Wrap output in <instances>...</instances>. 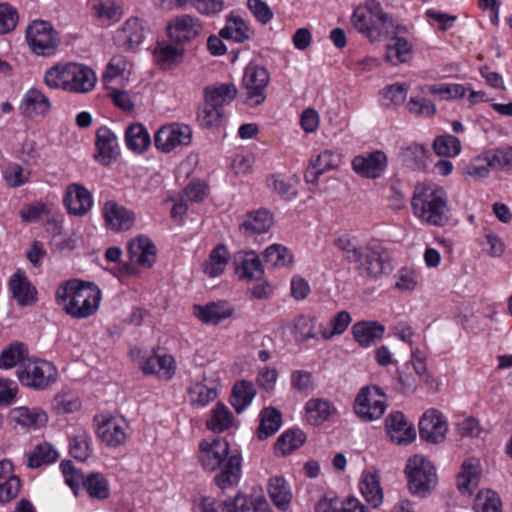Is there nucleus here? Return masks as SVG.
<instances>
[{
	"label": "nucleus",
	"mask_w": 512,
	"mask_h": 512,
	"mask_svg": "<svg viewBox=\"0 0 512 512\" xmlns=\"http://www.w3.org/2000/svg\"><path fill=\"white\" fill-rule=\"evenodd\" d=\"M334 245L349 263L354 264L355 271L363 279L377 281L393 271L390 256L381 245L362 246L348 236L338 237Z\"/></svg>",
	"instance_id": "nucleus-1"
},
{
	"label": "nucleus",
	"mask_w": 512,
	"mask_h": 512,
	"mask_svg": "<svg viewBox=\"0 0 512 512\" xmlns=\"http://www.w3.org/2000/svg\"><path fill=\"white\" fill-rule=\"evenodd\" d=\"M199 461L207 471L219 470L214 476V482L222 490L237 485L240 480L242 458L240 454L230 452L229 443L223 438H215L211 442L202 441Z\"/></svg>",
	"instance_id": "nucleus-2"
},
{
	"label": "nucleus",
	"mask_w": 512,
	"mask_h": 512,
	"mask_svg": "<svg viewBox=\"0 0 512 512\" xmlns=\"http://www.w3.org/2000/svg\"><path fill=\"white\" fill-rule=\"evenodd\" d=\"M56 300L68 315L84 319L98 310L101 290L94 283L72 279L58 287Z\"/></svg>",
	"instance_id": "nucleus-3"
},
{
	"label": "nucleus",
	"mask_w": 512,
	"mask_h": 512,
	"mask_svg": "<svg viewBox=\"0 0 512 512\" xmlns=\"http://www.w3.org/2000/svg\"><path fill=\"white\" fill-rule=\"evenodd\" d=\"M413 214L428 225L442 227L449 221L448 196L436 184H418L411 199Z\"/></svg>",
	"instance_id": "nucleus-4"
},
{
	"label": "nucleus",
	"mask_w": 512,
	"mask_h": 512,
	"mask_svg": "<svg viewBox=\"0 0 512 512\" xmlns=\"http://www.w3.org/2000/svg\"><path fill=\"white\" fill-rule=\"evenodd\" d=\"M17 377L22 385L42 391L57 381L58 371L49 361L28 358L18 367Z\"/></svg>",
	"instance_id": "nucleus-5"
},
{
	"label": "nucleus",
	"mask_w": 512,
	"mask_h": 512,
	"mask_svg": "<svg viewBox=\"0 0 512 512\" xmlns=\"http://www.w3.org/2000/svg\"><path fill=\"white\" fill-rule=\"evenodd\" d=\"M405 472L408 477L409 491L413 495L426 497L437 484L435 467L423 456L410 457Z\"/></svg>",
	"instance_id": "nucleus-6"
},
{
	"label": "nucleus",
	"mask_w": 512,
	"mask_h": 512,
	"mask_svg": "<svg viewBox=\"0 0 512 512\" xmlns=\"http://www.w3.org/2000/svg\"><path fill=\"white\" fill-rule=\"evenodd\" d=\"M26 39L32 52L40 56L54 54L60 41L52 24L44 20H35L28 26Z\"/></svg>",
	"instance_id": "nucleus-7"
},
{
	"label": "nucleus",
	"mask_w": 512,
	"mask_h": 512,
	"mask_svg": "<svg viewBox=\"0 0 512 512\" xmlns=\"http://www.w3.org/2000/svg\"><path fill=\"white\" fill-rule=\"evenodd\" d=\"M385 394L378 386H365L358 392L354 411L364 421L379 419L386 410Z\"/></svg>",
	"instance_id": "nucleus-8"
},
{
	"label": "nucleus",
	"mask_w": 512,
	"mask_h": 512,
	"mask_svg": "<svg viewBox=\"0 0 512 512\" xmlns=\"http://www.w3.org/2000/svg\"><path fill=\"white\" fill-rule=\"evenodd\" d=\"M269 80V73L264 67L258 65L246 67L242 87L245 89V101L248 105L257 106L265 101V88L269 84Z\"/></svg>",
	"instance_id": "nucleus-9"
},
{
	"label": "nucleus",
	"mask_w": 512,
	"mask_h": 512,
	"mask_svg": "<svg viewBox=\"0 0 512 512\" xmlns=\"http://www.w3.org/2000/svg\"><path fill=\"white\" fill-rule=\"evenodd\" d=\"M193 131L190 126L182 123H172L162 126L155 134L154 143L158 150L169 153L177 147L191 143Z\"/></svg>",
	"instance_id": "nucleus-10"
},
{
	"label": "nucleus",
	"mask_w": 512,
	"mask_h": 512,
	"mask_svg": "<svg viewBox=\"0 0 512 512\" xmlns=\"http://www.w3.org/2000/svg\"><path fill=\"white\" fill-rule=\"evenodd\" d=\"M201 21L189 14L173 17L167 24L170 40L176 44H185L196 39L202 32Z\"/></svg>",
	"instance_id": "nucleus-11"
},
{
	"label": "nucleus",
	"mask_w": 512,
	"mask_h": 512,
	"mask_svg": "<svg viewBox=\"0 0 512 512\" xmlns=\"http://www.w3.org/2000/svg\"><path fill=\"white\" fill-rule=\"evenodd\" d=\"M354 172L364 178H379L388 166L385 152L375 150L370 153L355 156L351 162Z\"/></svg>",
	"instance_id": "nucleus-12"
},
{
	"label": "nucleus",
	"mask_w": 512,
	"mask_h": 512,
	"mask_svg": "<svg viewBox=\"0 0 512 512\" xmlns=\"http://www.w3.org/2000/svg\"><path fill=\"white\" fill-rule=\"evenodd\" d=\"M102 213L107 228L115 232L128 231L135 223V213L114 201H107Z\"/></svg>",
	"instance_id": "nucleus-13"
},
{
	"label": "nucleus",
	"mask_w": 512,
	"mask_h": 512,
	"mask_svg": "<svg viewBox=\"0 0 512 512\" xmlns=\"http://www.w3.org/2000/svg\"><path fill=\"white\" fill-rule=\"evenodd\" d=\"M447 433V423L437 410L426 411L419 421L421 439L430 443L442 442Z\"/></svg>",
	"instance_id": "nucleus-14"
},
{
	"label": "nucleus",
	"mask_w": 512,
	"mask_h": 512,
	"mask_svg": "<svg viewBox=\"0 0 512 512\" xmlns=\"http://www.w3.org/2000/svg\"><path fill=\"white\" fill-rule=\"evenodd\" d=\"M63 202L68 212L76 216L87 214L93 204L91 193L77 183L68 185Z\"/></svg>",
	"instance_id": "nucleus-15"
},
{
	"label": "nucleus",
	"mask_w": 512,
	"mask_h": 512,
	"mask_svg": "<svg viewBox=\"0 0 512 512\" xmlns=\"http://www.w3.org/2000/svg\"><path fill=\"white\" fill-rule=\"evenodd\" d=\"M8 288L13 299H15L17 304L21 307L32 305L37 301L36 288L21 270H17L11 275Z\"/></svg>",
	"instance_id": "nucleus-16"
},
{
	"label": "nucleus",
	"mask_w": 512,
	"mask_h": 512,
	"mask_svg": "<svg viewBox=\"0 0 512 512\" xmlns=\"http://www.w3.org/2000/svg\"><path fill=\"white\" fill-rule=\"evenodd\" d=\"M95 144L97 148L95 159L104 166L110 165L119 154L117 136L106 126L97 130Z\"/></svg>",
	"instance_id": "nucleus-17"
},
{
	"label": "nucleus",
	"mask_w": 512,
	"mask_h": 512,
	"mask_svg": "<svg viewBox=\"0 0 512 512\" xmlns=\"http://www.w3.org/2000/svg\"><path fill=\"white\" fill-rule=\"evenodd\" d=\"M144 40V27L139 18L132 17L125 21L114 36L115 44L123 50H134Z\"/></svg>",
	"instance_id": "nucleus-18"
},
{
	"label": "nucleus",
	"mask_w": 512,
	"mask_h": 512,
	"mask_svg": "<svg viewBox=\"0 0 512 512\" xmlns=\"http://www.w3.org/2000/svg\"><path fill=\"white\" fill-rule=\"evenodd\" d=\"M68 76V92L71 93H88L97 82L96 74L90 67L76 62H69Z\"/></svg>",
	"instance_id": "nucleus-19"
},
{
	"label": "nucleus",
	"mask_w": 512,
	"mask_h": 512,
	"mask_svg": "<svg viewBox=\"0 0 512 512\" xmlns=\"http://www.w3.org/2000/svg\"><path fill=\"white\" fill-rule=\"evenodd\" d=\"M386 432L390 440L396 444H409L416 436L411 424L406 421L402 412L391 413L385 421Z\"/></svg>",
	"instance_id": "nucleus-20"
},
{
	"label": "nucleus",
	"mask_w": 512,
	"mask_h": 512,
	"mask_svg": "<svg viewBox=\"0 0 512 512\" xmlns=\"http://www.w3.org/2000/svg\"><path fill=\"white\" fill-rule=\"evenodd\" d=\"M234 308L227 301L210 302L206 305H194L193 314L204 324L217 325L230 318Z\"/></svg>",
	"instance_id": "nucleus-21"
},
{
	"label": "nucleus",
	"mask_w": 512,
	"mask_h": 512,
	"mask_svg": "<svg viewBox=\"0 0 512 512\" xmlns=\"http://www.w3.org/2000/svg\"><path fill=\"white\" fill-rule=\"evenodd\" d=\"M9 419L16 426L25 430H31L44 426L48 421V415L40 408L20 406L10 411Z\"/></svg>",
	"instance_id": "nucleus-22"
},
{
	"label": "nucleus",
	"mask_w": 512,
	"mask_h": 512,
	"mask_svg": "<svg viewBox=\"0 0 512 512\" xmlns=\"http://www.w3.org/2000/svg\"><path fill=\"white\" fill-rule=\"evenodd\" d=\"M307 422L313 426H319L329 421L336 413V407L325 398H311L304 406Z\"/></svg>",
	"instance_id": "nucleus-23"
},
{
	"label": "nucleus",
	"mask_w": 512,
	"mask_h": 512,
	"mask_svg": "<svg viewBox=\"0 0 512 512\" xmlns=\"http://www.w3.org/2000/svg\"><path fill=\"white\" fill-rule=\"evenodd\" d=\"M128 253L132 262L149 268L155 262L156 247L148 237L139 236L129 242Z\"/></svg>",
	"instance_id": "nucleus-24"
},
{
	"label": "nucleus",
	"mask_w": 512,
	"mask_h": 512,
	"mask_svg": "<svg viewBox=\"0 0 512 512\" xmlns=\"http://www.w3.org/2000/svg\"><path fill=\"white\" fill-rule=\"evenodd\" d=\"M219 35L223 39L241 43L251 39L254 35V30L240 15L231 12L226 19L225 26L220 30Z\"/></svg>",
	"instance_id": "nucleus-25"
},
{
	"label": "nucleus",
	"mask_w": 512,
	"mask_h": 512,
	"mask_svg": "<svg viewBox=\"0 0 512 512\" xmlns=\"http://www.w3.org/2000/svg\"><path fill=\"white\" fill-rule=\"evenodd\" d=\"M20 109L26 117L34 118L46 115L51 109V103L40 90L31 88L23 96Z\"/></svg>",
	"instance_id": "nucleus-26"
},
{
	"label": "nucleus",
	"mask_w": 512,
	"mask_h": 512,
	"mask_svg": "<svg viewBox=\"0 0 512 512\" xmlns=\"http://www.w3.org/2000/svg\"><path fill=\"white\" fill-rule=\"evenodd\" d=\"M145 374H155L158 378L170 380L176 371L175 360L168 354H153L142 365Z\"/></svg>",
	"instance_id": "nucleus-27"
},
{
	"label": "nucleus",
	"mask_w": 512,
	"mask_h": 512,
	"mask_svg": "<svg viewBox=\"0 0 512 512\" xmlns=\"http://www.w3.org/2000/svg\"><path fill=\"white\" fill-rule=\"evenodd\" d=\"M268 509L267 501L260 496L237 494L223 502V511L226 512H264Z\"/></svg>",
	"instance_id": "nucleus-28"
},
{
	"label": "nucleus",
	"mask_w": 512,
	"mask_h": 512,
	"mask_svg": "<svg viewBox=\"0 0 512 512\" xmlns=\"http://www.w3.org/2000/svg\"><path fill=\"white\" fill-rule=\"evenodd\" d=\"M237 263L236 274L241 280H259L264 271L261 260L254 251L240 253L235 259Z\"/></svg>",
	"instance_id": "nucleus-29"
},
{
	"label": "nucleus",
	"mask_w": 512,
	"mask_h": 512,
	"mask_svg": "<svg viewBox=\"0 0 512 512\" xmlns=\"http://www.w3.org/2000/svg\"><path fill=\"white\" fill-rule=\"evenodd\" d=\"M126 428L125 421L110 418L99 427L98 435L107 446L118 447L127 439Z\"/></svg>",
	"instance_id": "nucleus-30"
},
{
	"label": "nucleus",
	"mask_w": 512,
	"mask_h": 512,
	"mask_svg": "<svg viewBox=\"0 0 512 512\" xmlns=\"http://www.w3.org/2000/svg\"><path fill=\"white\" fill-rule=\"evenodd\" d=\"M185 50L171 43L160 42L154 48L153 56L157 65L164 70L179 65L184 58Z\"/></svg>",
	"instance_id": "nucleus-31"
},
{
	"label": "nucleus",
	"mask_w": 512,
	"mask_h": 512,
	"mask_svg": "<svg viewBox=\"0 0 512 512\" xmlns=\"http://www.w3.org/2000/svg\"><path fill=\"white\" fill-rule=\"evenodd\" d=\"M385 327L376 321L357 322L352 327L354 339L362 346L368 347L381 339Z\"/></svg>",
	"instance_id": "nucleus-32"
},
{
	"label": "nucleus",
	"mask_w": 512,
	"mask_h": 512,
	"mask_svg": "<svg viewBox=\"0 0 512 512\" xmlns=\"http://www.w3.org/2000/svg\"><path fill=\"white\" fill-rule=\"evenodd\" d=\"M237 95V88L232 83H221L207 86L204 89V99L216 108L223 109L224 105L230 104Z\"/></svg>",
	"instance_id": "nucleus-33"
},
{
	"label": "nucleus",
	"mask_w": 512,
	"mask_h": 512,
	"mask_svg": "<svg viewBox=\"0 0 512 512\" xmlns=\"http://www.w3.org/2000/svg\"><path fill=\"white\" fill-rule=\"evenodd\" d=\"M360 491L364 499L373 508L382 504L383 492L380 486L379 475L376 472H366L360 482Z\"/></svg>",
	"instance_id": "nucleus-34"
},
{
	"label": "nucleus",
	"mask_w": 512,
	"mask_h": 512,
	"mask_svg": "<svg viewBox=\"0 0 512 512\" xmlns=\"http://www.w3.org/2000/svg\"><path fill=\"white\" fill-rule=\"evenodd\" d=\"M256 395L254 384L248 380H240L233 385L230 403L237 413H242Z\"/></svg>",
	"instance_id": "nucleus-35"
},
{
	"label": "nucleus",
	"mask_w": 512,
	"mask_h": 512,
	"mask_svg": "<svg viewBox=\"0 0 512 512\" xmlns=\"http://www.w3.org/2000/svg\"><path fill=\"white\" fill-rule=\"evenodd\" d=\"M412 45L403 37H393L386 45L385 60L398 66L406 63L411 58Z\"/></svg>",
	"instance_id": "nucleus-36"
},
{
	"label": "nucleus",
	"mask_w": 512,
	"mask_h": 512,
	"mask_svg": "<svg viewBox=\"0 0 512 512\" xmlns=\"http://www.w3.org/2000/svg\"><path fill=\"white\" fill-rule=\"evenodd\" d=\"M125 142L130 150L142 153L150 146L151 138L143 124L133 123L126 128Z\"/></svg>",
	"instance_id": "nucleus-37"
},
{
	"label": "nucleus",
	"mask_w": 512,
	"mask_h": 512,
	"mask_svg": "<svg viewBox=\"0 0 512 512\" xmlns=\"http://www.w3.org/2000/svg\"><path fill=\"white\" fill-rule=\"evenodd\" d=\"M68 72L69 62L55 64L44 72L43 82L50 89L68 92L70 88Z\"/></svg>",
	"instance_id": "nucleus-38"
},
{
	"label": "nucleus",
	"mask_w": 512,
	"mask_h": 512,
	"mask_svg": "<svg viewBox=\"0 0 512 512\" xmlns=\"http://www.w3.org/2000/svg\"><path fill=\"white\" fill-rule=\"evenodd\" d=\"M268 492L275 506L282 510H285L291 502V490L283 477H272L268 484Z\"/></svg>",
	"instance_id": "nucleus-39"
},
{
	"label": "nucleus",
	"mask_w": 512,
	"mask_h": 512,
	"mask_svg": "<svg viewBox=\"0 0 512 512\" xmlns=\"http://www.w3.org/2000/svg\"><path fill=\"white\" fill-rule=\"evenodd\" d=\"M229 261V252L225 245H217L210 253L208 260L204 264V272L209 277L221 275Z\"/></svg>",
	"instance_id": "nucleus-40"
},
{
	"label": "nucleus",
	"mask_w": 512,
	"mask_h": 512,
	"mask_svg": "<svg viewBox=\"0 0 512 512\" xmlns=\"http://www.w3.org/2000/svg\"><path fill=\"white\" fill-rule=\"evenodd\" d=\"M351 22L356 30L365 34L371 40H375L380 36V29L373 20L370 19L369 13L365 6L357 7L351 17Z\"/></svg>",
	"instance_id": "nucleus-41"
},
{
	"label": "nucleus",
	"mask_w": 512,
	"mask_h": 512,
	"mask_svg": "<svg viewBox=\"0 0 512 512\" xmlns=\"http://www.w3.org/2000/svg\"><path fill=\"white\" fill-rule=\"evenodd\" d=\"M316 320L307 315H298L292 322L291 334L298 342H305L315 339L319 330H316Z\"/></svg>",
	"instance_id": "nucleus-42"
},
{
	"label": "nucleus",
	"mask_w": 512,
	"mask_h": 512,
	"mask_svg": "<svg viewBox=\"0 0 512 512\" xmlns=\"http://www.w3.org/2000/svg\"><path fill=\"white\" fill-rule=\"evenodd\" d=\"M90 436L85 429H79L69 438L70 455L78 461H86L91 455Z\"/></svg>",
	"instance_id": "nucleus-43"
},
{
	"label": "nucleus",
	"mask_w": 512,
	"mask_h": 512,
	"mask_svg": "<svg viewBox=\"0 0 512 512\" xmlns=\"http://www.w3.org/2000/svg\"><path fill=\"white\" fill-rule=\"evenodd\" d=\"M233 414L229 408L223 404L218 403L211 411V416L206 422V426L213 432H223L233 425Z\"/></svg>",
	"instance_id": "nucleus-44"
},
{
	"label": "nucleus",
	"mask_w": 512,
	"mask_h": 512,
	"mask_svg": "<svg viewBox=\"0 0 512 512\" xmlns=\"http://www.w3.org/2000/svg\"><path fill=\"white\" fill-rule=\"evenodd\" d=\"M364 6L369 13L370 19L374 21L376 26L381 28L380 35L394 33L393 19L383 11L378 0H366Z\"/></svg>",
	"instance_id": "nucleus-45"
},
{
	"label": "nucleus",
	"mask_w": 512,
	"mask_h": 512,
	"mask_svg": "<svg viewBox=\"0 0 512 512\" xmlns=\"http://www.w3.org/2000/svg\"><path fill=\"white\" fill-rule=\"evenodd\" d=\"M281 413L273 408H265L261 413L260 425L257 431L259 439H266L275 434L281 426Z\"/></svg>",
	"instance_id": "nucleus-46"
},
{
	"label": "nucleus",
	"mask_w": 512,
	"mask_h": 512,
	"mask_svg": "<svg viewBox=\"0 0 512 512\" xmlns=\"http://www.w3.org/2000/svg\"><path fill=\"white\" fill-rule=\"evenodd\" d=\"M272 225V218L268 211L258 210L248 214L247 219L241 224V229L249 234H262L267 232Z\"/></svg>",
	"instance_id": "nucleus-47"
},
{
	"label": "nucleus",
	"mask_w": 512,
	"mask_h": 512,
	"mask_svg": "<svg viewBox=\"0 0 512 512\" xmlns=\"http://www.w3.org/2000/svg\"><path fill=\"white\" fill-rule=\"evenodd\" d=\"M26 346L23 343L15 342L4 349L0 354V368L10 369L28 360Z\"/></svg>",
	"instance_id": "nucleus-48"
},
{
	"label": "nucleus",
	"mask_w": 512,
	"mask_h": 512,
	"mask_svg": "<svg viewBox=\"0 0 512 512\" xmlns=\"http://www.w3.org/2000/svg\"><path fill=\"white\" fill-rule=\"evenodd\" d=\"M84 488L94 499L105 500L110 495L109 483L101 473H90L86 476Z\"/></svg>",
	"instance_id": "nucleus-49"
},
{
	"label": "nucleus",
	"mask_w": 512,
	"mask_h": 512,
	"mask_svg": "<svg viewBox=\"0 0 512 512\" xmlns=\"http://www.w3.org/2000/svg\"><path fill=\"white\" fill-rule=\"evenodd\" d=\"M306 440L305 433L300 429L289 430L283 433L275 444L276 450L282 455L292 453L298 449Z\"/></svg>",
	"instance_id": "nucleus-50"
},
{
	"label": "nucleus",
	"mask_w": 512,
	"mask_h": 512,
	"mask_svg": "<svg viewBox=\"0 0 512 512\" xmlns=\"http://www.w3.org/2000/svg\"><path fill=\"white\" fill-rule=\"evenodd\" d=\"M58 458L57 451L49 443H41L29 453L27 464L31 468H38L44 464H51Z\"/></svg>",
	"instance_id": "nucleus-51"
},
{
	"label": "nucleus",
	"mask_w": 512,
	"mask_h": 512,
	"mask_svg": "<svg viewBox=\"0 0 512 512\" xmlns=\"http://www.w3.org/2000/svg\"><path fill=\"white\" fill-rule=\"evenodd\" d=\"M475 512H502V503L498 494L492 490H481L474 499Z\"/></svg>",
	"instance_id": "nucleus-52"
},
{
	"label": "nucleus",
	"mask_w": 512,
	"mask_h": 512,
	"mask_svg": "<svg viewBox=\"0 0 512 512\" xmlns=\"http://www.w3.org/2000/svg\"><path fill=\"white\" fill-rule=\"evenodd\" d=\"M223 115V109L216 108V104H211L204 99L203 105L199 107L197 112V121L202 127H218Z\"/></svg>",
	"instance_id": "nucleus-53"
},
{
	"label": "nucleus",
	"mask_w": 512,
	"mask_h": 512,
	"mask_svg": "<svg viewBox=\"0 0 512 512\" xmlns=\"http://www.w3.org/2000/svg\"><path fill=\"white\" fill-rule=\"evenodd\" d=\"M188 393L190 395L191 404L200 407L208 405L210 402L214 401L218 396L216 388L208 387L207 385L201 382H197L190 386V388L188 389Z\"/></svg>",
	"instance_id": "nucleus-54"
},
{
	"label": "nucleus",
	"mask_w": 512,
	"mask_h": 512,
	"mask_svg": "<svg viewBox=\"0 0 512 512\" xmlns=\"http://www.w3.org/2000/svg\"><path fill=\"white\" fill-rule=\"evenodd\" d=\"M264 261L272 266H288L293 261V256L290 251L280 245L273 244L265 249L263 253Z\"/></svg>",
	"instance_id": "nucleus-55"
},
{
	"label": "nucleus",
	"mask_w": 512,
	"mask_h": 512,
	"mask_svg": "<svg viewBox=\"0 0 512 512\" xmlns=\"http://www.w3.org/2000/svg\"><path fill=\"white\" fill-rule=\"evenodd\" d=\"M433 149L438 156L454 157L460 153L461 143L453 135H442L434 140Z\"/></svg>",
	"instance_id": "nucleus-56"
},
{
	"label": "nucleus",
	"mask_w": 512,
	"mask_h": 512,
	"mask_svg": "<svg viewBox=\"0 0 512 512\" xmlns=\"http://www.w3.org/2000/svg\"><path fill=\"white\" fill-rule=\"evenodd\" d=\"M80 408V399L72 393H58L52 400V409L59 415L73 413Z\"/></svg>",
	"instance_id": "nucleus-57"
},
{
	"label": "nucleus",
	"mask_w": 512,
	"mask_h": 512,
	"mask_svg": "<svg viewBox=\"0 0 512 512\" xmlns=\"http://www.w3.org/2000/svg\"><path fill=\"white\" fill-rule=\"evenodd\" d=\"M426 149L424 146L419 144H410L407 147L401 149L399 158L403 165L407 167L423 166Z\"/></svg>",
	"instance_id": "nucleus-58"
},
{
	"label": "nucleus",
	"mask_w": 512,
	"mask_h": 512,
	"mask_svg": "<svg viewBox=\"0 0 512 512\" xmlns=\"http://www.w3.org/2000/svg\"><path fill=\"white\" fill-rule=\"evenodd\" d=\"M351 321V316L347 311H340L330 320V326L332 327V330L328 331L327 329L322 328V325H320L319 332L323 339L329 340L334 335H340L344 333Z\"/></svg>",
	"instance_id": "nucleus-59"
},
{
	"label": "nucleus",
	"mask_w": 512,
	"mask_h": 512,
	"mask_svg": "<svg viewBox=\"0 0 512 512\" xmlns=\"http://www.w3.org/2000/svg\"><path fill=\"white\" fill-rule=\"evenodd\" d=\"M478 473L476 466L470 461L462 464V471L457 478V487L461 493H471V487L476 486Z\"/></svg>",
	"instance_id": "nucleus-60"
},
{
	"label": "nucleus",
	"mask_w": 512,
	"mask_h": 512,
	"mask_svg": "<svg viewBox=\"0 0 512 512\" xmlns=\"http://www.w3.org/2000/svg\"><path fill=\"white\" fill-rule=\"evenodd\" d=\"M478 473L476 466L470 461L462 464V471L457 478V487L461 493H471V487L476 486Z\"/></svg>",
	"instance_id": "nucleus-61"
},
{
	"label": "nucleus",
	"mask_w": 512,
	"mask_h": 512,
	"mask_svg": "<svg viewBox=\"0 0 512 512\" xmlns=\"http://www.w3.org/2000/svg\"><path fill=\"white\" fill-rule=\"evenodd\" d=\"M29 176L30 171L18 163H9L4 170V179L7 185L14 188L24 185Z\"/></svg>",
	"instance_id": "nucleus-62"
},
{
	"label": "nucleus",
	"mask_w": 512,
	"mask_h": 512,
	"mask_svg": "<svg viewBox=\"0 0 512 512\" xmlns=\"http://www.w3.org/2000/svg\"><path fill=\"white\" fill-rule=\"evenodd\" d=\"M127 61L123 56H114L102 76L104 84L109 87L117 78H124Z\"/></svg>",
	"instance_id": "nucleus-63"
},
{
	"label": "nucleus",
	"mask_w": 512,
	"mask_h": 512,
	"mask_svg": "<svg viewBox=\"0 0 512 512\" xmlns=\"http://www.w3.org/2000/svg\"><path fill=\"white\" fill-rule=\"evenodd\" d=\"M60 468L65 477L66 483L71 487L75 494L81 485L84 487L86 477H84L83 473L74 467L71 461H62Z\"/></svg>",
	"instance_id": "nucleus-64"
}]
</instances>
